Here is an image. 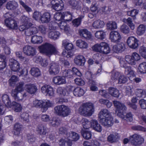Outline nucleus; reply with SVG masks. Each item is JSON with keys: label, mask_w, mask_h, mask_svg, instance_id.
Segmentation results:
<instances>
[{"label": "nucleus", "mask_w": 146, "mask_h": 146, "mask_svg": "<svg viewBox=\"0 0 146 146\" xmlns=\"http://www.w3.org/2000/svg\"><path fill=\"white\" fill-rule=\"evenodd\" d=\"M141 59V56L137 52H134L132 53L131 56L127 55L124 58H121L119 63L120 66L124 68L125 69V73L127 77L129 78L130 80H132V77L135 76L134 71L131 69V67L127 65L129 64L131 65H135L136 62L139 60Z\"/></svg>", "instance_id": "1"}, {"label": "nucleus", "mask_w": 146, "mask_h": 146, "mask_svg": "<svg viewBox=\"0 0 146 146\" xmlns=\"http://www.w3.org/2000/svg\"><path fill=\"white\" fill-rule=\"evenodd\" d=\"M98 117L100 122L103 126L109 127L113 125V118L108 110L102 109L99 113Z\"/></svg>", "instance_id": "2"}, {"label": "nucleus", "mask_w": 146, "mask_h": 146, "mask_svg": "<svg viewBox=\"0 0 146 146\" xmlns=\"http://www.w3.org/2000/svg\"><path fill=\"white\" fill-rule=\"evenodd\" d=\"M94 105L90 102L82 104L78 110L79 113L86 117L91 116L94 113Z\"/></svg>", "instance_id": "3"}, {"label": "nucleus", "mask_w": 146, "mask_h": 146, "mask_svg": "<svg viewBox=\"0 0 146 146\" xmlns=\"http://www.w3.org/2000/svg\"><path fill=\"white\" fill-rule=\"evenodd\" d=\"M40 52L50 55L57 53L56 48L54 46L48 43H45L38 47Z\"/></svg>", "instance_id": "4"}, {"label": "nucleus", "mask_w": 146, "mask_h": 146, "mask_svg": "<svg viewBox=\"0 0 146 146\" xmlns=\"http://www.w3.org/2000/svg\"><path fill=\"white\" fill-rule=\"evenodd\" d=\"M92 49L95 51L104 54H107L110 51L108 44L104 42L95 44L92 46Z\"/></svg>", "instance_id": "5"}, {"label": "nucleus", "mask_w": 146, "mask_h": 146, "mask_svg": "<svg viewBox=\"0 0 146 146\" xmlns=\"http://www.w3.org/2000/svg\"><path fill=\"white\" fill-rule=\"evenodd\" d=\"M113 104L116 109L115 113L119 117H123V114L127 108L125 104L117 101H113Z\"/></svg>", "instance_id": "6"}, {"label": "nucleus", "mask_w": 146, "mask_h": 146, "mask_svg": "<svg viewBox=\"0 0 146 146\" xmlns=\"http://www.w3.org/2000/svg\"><path fill=\"white\" fill-rule=\"evenodd\" d=\"M131 144L135 146L141 144L144 141V139L141 135L135 134L129 137Z\"/></svg>", "instance_id": "7"}, {"label": "nucleus", "mask_w": 146, "mask_h": 146, "mask_svg": "<svg viewBox=\"0 0 146 146\" xmlns=\"http://www.w3.org/2000/svg\"><path fill=\"white\" fill-rule=\"evenodd\" d=\"M60 70V67L57 63L52 62L49 64L48 72L50 75H56L58 73Z\"/></svg>", "instance_id": "8"}, {"label": "nucleus", "mask_w": 146, "mask_h": 146, "mask_svg": "<svg viewBox=\"0 0 146 146\" xmlns=\"http://www.w3.org/2000/svg\"><path fill=\"white\" fill-rule=\"evenodd\" d=\"M74 73L76 75L80 76L82 75L81 73L76 68H73L72 71L70 70H65L62 73L63 77L70 78L72 77Z\"/></svg>", "instance_id": "9"}, {"label": "nucleus", "mask_w": 146, "mask_h": 146, "mask_svg": "<svg viewBox=\"0 0 146 146\" xmlns=\"http://www.w3.org/2000/svg\"><path fill=\"white\" fill-rule=\"evenodd\" d=\"M51 3L52 8L56 11H61L64 8V4L62 0H52Z\"/></svg>", "instance_id": "10"}, {"label": "nucleus", "mask_w": 146, "mask_h": 146, "mask_svg": "<svg viewBox=\"0 0 146 146\" xmlns=\"http://www.w3.org/2000/svg\"><path fill=\"white\" fill-rule=\"evenodd\" d=\"M138 40L135 37H128L127 40V43L129 47L132 49H135L138 46Z\"/></svg>", "instance_id": "11"}, {"label": "nucleus", "mask_w": 146, "mask_h": 146, "mask_svg": "<svg viewBox=\"0 0 146 146\" xmlns=\"http://www.w3.org/2000/svg\"><path fill=\"white\" fill-rule=\"evenodd\" d=\"M109 38L111 41L117 43L120 41L121 39V36L118 32L112 31L110 34Z\"/></svg>", "instance_id": "12"}, {"label": "nucleus", "mask_w": 146, "mask_h": 146, "mask_svg": "<svg viewBox=\"0 0 146 146\" xmlns=\"http://www.w3.org/2000/svg\"><path fill=\"white\" fill-rule=\"evenodd\" d=\"M73 87L69 86L65 88L59 87L56 90L57 93L62 96H65L68 95L69 92L72 91Z\"/></svg>", "instance_id": "13"}, {"label": "nucleus", "mask_w": 146, "mask_h": 146, "mask_svg": "<svg viewBox=\"0 0 146 146\" xmlns=\"http://www.w3.org/2000/svg\"><path fill=\"white\" fill-rule=\"evenodd\" d=\"M23 51L27 56H33L36 54L35 49L31 46L26 45L24 46L23 49Z\"/></svg>", "instance_id": "14"}, {"label": "nucleus", "mask_w": 146, "mask_h": 146, "mask_svg": "<svg viewBox=\"0 0 146 146\" xmlns=\"http://www.w3.org/2000/svg\"><path fill=\"white\" fill-rule=\"evenodd\" d=\"M24 83L21 82L17 84L15 89L12 91L11 95L13 97H16L19 94V93L24 91Z\"/></svg>", "instance_id": "15"}, {"label": "nucleus", "mask_w": 146, "mask_h": 146, "mask_svg": "<svg viewBox=\"0 0 146 146\" xmlns=\"http://www.w3.org/2000/svg\"><path fill=\"white\" fill-rule=\"evenodd\" d=\"M30 19L28 17L24 16L22 18V21H23L24 23L19 27V29L21 31H23L27 29L29 27L31 26L33 24L31 23H28L30 21Z\"/></svg>", "instance_id": "16"}, {"label": "nucleus", "mask_w": 146, "mask_h": 146, "mask_svg": "<svg viewBox=\"0 0 146 146\" xmlns=\"http://www.w3.org/2000/svg\"><path fill=\"white\" fill-rule=\"evenodd\" d=\"M41 90L42 93L46 95L52 96L54 94L53 88L49 85H44L42 87Z\"/></svg>", "instance_id": "17"}, {"label": "nucleus", "mask_w": 146, "mask_h": 146, "mask_svg": "<svg viewBox=\"0 0 146 146\" xmlns=\"http://www.w3.org/2000/svg\"><path fill=\"white\" fill-rule=\"evenodd\" d=\"M9 64L10 68L12 71L17 72L20 69L19 63L14 59H11L9 60Z\"/></svg>", "instance_id": "18"}, {"label": "nucleus", "mask_w": 146, "mask_h": 146, "mask_svg": "<svg viewBox=\"0 0 146 146\" xmlns=\"http://www.w3.org/2000/svg\"><path fill=\"white\" fill-rule=\"evenodd\" d=\"M5 24L8 27L12 29H16L17 25L16 21L12 18L5 20Z\"/></svg>", "instance_id": "19"}, {"label": "nucleus", "mask_w": 146, "mask_h": 146, "mask_svg": "<svg viewBox=\"0 0 146 146\" xmlns=\"http://www.w3.org/2000/svg\"><path fill=\"white\" fill-rule=\"evenodd\" d=\"M53 103L48 100H42L41 104L42 111L43 112H45L48 108L52 106Z\"/></svg>", "instance_id": "20"}, {"label": "nucleus", "mask_w": 146, "mask_h": 146, "mask_svg": "<svg viewBox=\"0 0 146 146\" xmlns=\"http://www.w3.org/2000/svg\"><path fill=\"white\" fill-rule=\"evenodd\" d=\"M91 126L96 131L100 132L102 131V126L96 119H93L91 121Z\"/></svg>", "instance_id": "21"}, {"label": "nucleus", "mask_w": 146, "mask_h": 146, "mask_svg": "<svg viewBox=\"0 0 146 146\" xmlns=\"http://www.w3.org/2000/svg\"><path fill=\"white\" fill-rule=\"evenodd\" d=\"M74 63L77 65L83 66L84 65L85 62L84 57L82 55L76 56L74 59Z\"/></svg>", "instance_id": "22"}, {"label": "nucleus", "mask_w": 146, "mask_h": 146, "mask_svg": "<svg viewBox=\"0 0 146 146\" xmlns=\"http://www.w3.org/2000/svg\"><path fill=\"white\" fill-rule=\"evenodd\" d=\"M25 88L27 92L31 94H35L37 90L36 87L33 84H26Z\"/></svg>", "instance_id": "23"}, {"label": "nucleus", "mask_w": 146, "mask_h": 146, "mask_svg": "<svg viewBox=\"0 0 146 146\" xmlns=\"http://www.w3.org/2000/svg\"><path fill=\"white\" fill-rule=\"evenodd\" d=\"M69 6L73 9L80 10L81 7V4L76 0H70L68 2Z\"/></svg>", "instance_id": "24"}, {"label": "nucleus", "mask_w": 146, "mask_h": 146, "mask_svg": "<svg viewBox=\"0 0 146 146\" xmlns=\"http://www.w3.org/2000/svg\"><path fill=\"white\" fill-rule=\"evenodd\" d=\"M80 35L87 39H90L92 38V35L86 29H81L79 30Z\"/></svg>", "instance_id": "25"}, {"label": "nucleus", "mask_w": 146, "mask_h": 146, "mask_svg": "<svg viewBox=\"0 0 146 146\" xmlns=\"http://www.w3.org/2000/svg\"><path fill=\"white\" fill-rule=\"evenodd\" d=\"M52 82L55 84L59 85L65 83L66 81L64 77L61 76H57L53 78Z\"/></svg>", "instance_id": "26"}, {"label": "nucleus", "mask_w": 146, "mask_h": 146, "mask_svg": "<svg viewBox=\"0 0 146 146\" xmlns=\"http://www.w3.org/2000/svg\"><path fill=\"white\" fill-rule=\"evenodd\" d=\"M67 138L69 141H76L79 138V135L77 133L73 132H70L68 133L67 134Z\"/></svg>", "instance_id": "27"}, {"label": "nucleus", "mask_w": 146, "mask_h": 146, "mask_svg": "<svg viewBox=\"0 0 146 146\" xmlns=\"http://www.w3.org/2000/svg\"><path fill=\"white\" fill-rule=\"evenodd\" d=\"M50 19L51 16L48 12H45L41 16L40 21L42 23H48Z\"/></svg>", "instance_id": "28"}, {"label": "nucleus", "mask_w": 146, "mask_h": 146, "mask_svg": "<svg viewBox=\"0 0 146 146\" xmlns=\"http://www.w3.org/2000/svg\"><path fill=\"white\" fill-rule=\"evenodd\" d=\"M108 91L109 94L111 96L117 98L119 96L120 93L119 90L116 88L113 87H110Z\"/></svg>", "instance_id": "29"}, {"label": "nucleus", "mask_w": 146, "mask_h": 146, "mask_svg": "<svg viewBox=\"0 0 146 146\" xmlns=\"http://www.w3.org/2000/svg\"><path fill=\"white\" fill-rule=\"evenodd\" d=\"M125 49V45L122 42L115 45L113 47V50L116 53L121 52L124 50Z\"/></svg>", "instance_id": "30"}, {"label": "nucleus", "mask_w": 146, "mask_h": 146, "mask_svg": "<svg viewBox=\"0 0 146 146\" xmlns=\"http://www.w3.org/2000/svg\"><path fill=\"white\" fill-rule=\"evenodd\" d=\"M119 138L118 134L117 133H113L110 134L108 137V141L111 143H113L117 141Z\"/></svg>", "instance_id": "31"}, {"label": "nucleus", "mask_w": 146, "mask_h": 146, "mask_svg": "<svg viewBox=\"0 0 146 146\" xmlns=\"http://www.w3.org/2000/svg\"><path fill=\"white\" fill-rule=\"evenodd\" d=\"M105 24L103 21L100 19L96 20L92 23V26L95 29L102 28L104 26Z\"/></svg>", "instance_id": "32"}, {"label": "nucleus", "mask_w": 146, "mask_h": 146, "mask_svg": "<svg viewBox=\"0 0 146 146\" xmlns=\"http://www.w3.org/2000/svg\"><path fill=\"white\" fill-rule=\"evenodd\" d=\"M17 3L15 1H10L7 2L6 5L7 8L9 10H14L18 7Z\"/></svg>", "instance_id": "33"}, {"label": "nucleus", "mask_w": 146, "mask_h": 146, "mask_svg": "<svg viewBox=\"0 0 146 146\" xmlns=\"http://www.w3.org/2000/svg\"><path fill=\"white\" fill-rule=\"evenodd\" d=\"M31 42L34 44H40L43 42V38L42 36H40L35 35L31 37Z\"/></svg>", "instance_id": "34"}, {"label": "nucleus", "mask_w": 146, "mask_h": 146, "mask_svg": "<svg viewBox=\"0 0 146 146\" xmlns=\"http://www.w3.org/2000/svg\"><path fill=\"white\" fill-rule=\"evenodd\" d=\"M76 45L80 48L85 49L88 47V43L85 41L81 39L77 40L76 42Z\"/></svg>", "instance_id": "35"}, {"label": "nucleus", "mask_w": 146, "mask_h": 146, "mask_svg": "<svg viewBox=\"0 0 146 146\" xmlns=\"http://www.w3.org/2000/svg\"><path fill=\"white\" fill-rule=\"evenodd\" d=\"M146 31L145 25L143 24H141L137 27L136 33L138 35L141 36L144 34Z\"/></svg>", "instance_id": "36"}, {"label": "nucleus", "mask_w": 146, "mask_h": 146, "mask_svg": "<svg viewBox=\"0 0 146 146\" xmlns=\"http://www.w3.org/2000/svg\"><path fill=\"white\" fill-rule=\"evenodd\" d=\"M36 131L38 134L42 136L45 135L47 133L46 128L42 125H38Z\"/></svg>", "instance_id": "37"}, {"label": "nucleus", "mask_w": 146, "mask_h": 146, "mask_svg": "<svg viewBox=\"0 0 146 146\" xmlns=\"http://www.w3.org/2000/svg\"><path fill=\"white\" fill-rule=\"evenodd\" d=\"M60 36V33L58 31L54 30L50 31L48 34V37L52 39L56 40Z\"/></svg>", "instance_id": "38"}, {"label": "nucleus", "mask_w": 146, "mask_h": 146, "mask_svg": "<svg viewBox=\"0 0 146 146\" xmlns=\"http://www.w3.org/2000/svg\"><path fill=\"white\" fill-rule=\"evenodd\" d=\"M2 100L5 105L8 107L11 108V103L8 96L7 94L3 95L2 96Z\"/></svg>", "instance_id": "39"}, {"label": "nucleus", "mask_w": 146, "mask_h": 146, "mask_svg": "<svg viewBox=\"0 0 146 146\" xmlns=\"http://www.w3.org/2000/svg\"><path fill=\"white\" fill-rule=\"evenodd\" d=\"M73 93L74 96L79 97L83 96L85 93V91L82 88L78 87L74 90Z\"/></svg>", "instance_id": "40"}, {"label": "nucleus", "mask_w": 146, "mask_h": 146, "mask_svg": "<svg viewBox=\"0 0 146 146\" xmlns=\"http://www.w3.org/2000/svg\"><path fill=\"white\" fill-rule=\"evenodd\" d=\"M62 45L65 49L67 50H70L73 48V46L72 44L69 42L67 40H64L62 41Z\"/></svg>", "instance_id": "41"}, {"label": "nucleus", "mask_w": 146, "mask_h": 146, "mask_svg": "<svg viewBox=\"0 0 146 146\" xmlns=\"http://www.w3.org/2000/svg\"><path fill=\"white\" fill-rule=\"evenodd\" d=\"M61 116L65 117L68 116L71 113L70 108L67 106L63 105Z\"/></svg>", "instance_id": "42"}, {"label": "nucleus", "mask_w": 146, "mask_h": 146, "mask_svg": "<svg viewBox=\"0 0 146 146\" xmlns=\"http://www.w3.org/2000/svg\"><path fill=\"white\" fill-rule=\"evenodd\" d=\"M7 60L5 56L0 55V70L4 69L7 65Z\"/></svg>", "instance_id": "43"}, {"label": "nucleus", "mask_w": 146, "mask_h": 146, "mask_svg": "<svg viewBox=\"0 0 146 146\" xmlns=\"http://www.w3.org/2000/svg\"><path fill=\"white\" fill-rule=\"evenodd\" d=\"M60 146H71L72 143L70 141H69L68 138L64 139H62L59 141Z\"/></svg>", "instance_id": "44"}, {"label": "nucleus", "mask_w": 146, "mask_h": 146, "mask_svg": "<svg viewBox=\"0 0 146 146\" xmlns=\"http://www.w3.org/2000/svg\"><path fill=\"white\" fill-rule=\"evenodd\" d=\"M81 133L83 137L86 139H90L92 135L91 131L86 129H82L81 131Z\"/></svg>", "instance_id": "45"}, {"label": "nucleus", "mask_w": 146, "mask_h": 146, "mask_svg": "<svg viewBox=\"0 0 146 146\" xmlns=\"http://www.w3.org/2000/svg\"><path fill=\"white\" fill-rule=\"evenodd\" d=\"M63 19L67 21H70L72 19V14L69 11L62 13Z\"/></svg>", "instance_id": "46"}, {"label": "nucleus", "mask_w": 146, "mask_h": 146, "mask_svg": "<svg viewBox=\"0 0 146 146\" xmlns=\"http://www.w3.org/2000/svg\"><path fill=\"white\" fill-rule=\"evenodd\" d=\"M30 72L31 74L35 77H38L41 74V72L39 69L36 67L32 68L31 69Z\"/></svg>", "instance_id": "47"}, {"label": "nucleus", "mask_w": 146, "mask_h": 146, "mask_svg": "<svg viewBox=\"0 0 146 146\" xmlns=\"http://www.w3.org/2000/svg\"><path fill=\"white\" fill-rule=\"evenodd\" d=\"M123 21L126 23L131 29L133 30L134 29L135 25L133 23L132 19L131 18L129 17L127 19H123Z\"/></svg>", "instance_id": "48"}, {"label": "nucleus", "mask_w": 146, "mask_h": 146, "mask_svg": "<svg viewBox=\"0 0 146 146\" xmlns=\"http://www.w3.org/2000/svg\"><path fill=\"white\" fill-rule=\"evenodd\" d=\"M138 70L141 74H146V62H143L140 64L138 66Z\"/></svg>", "instance_id": "49"}, {"label": "nucleus", "mask_w": 146, "mask_h": 146, "mask_svg": "<svg viewBox=\"0 0 146 146\" xmlns=\"http://www.w3.org/2000/svg\"><path fill=\"white\" fill-rule=\"evenodd\" d=\"M106 33L103 31H97L95 33V37L98 39L103 40L104 38Z\"/></svg>", "instance_id": "50"}, {"label": "nucleus", "mask_w": 146, "mask_h": 146, "mask_svg": "<svg viewBox=\"0 0 146 146\" xmlns=\"http://www.w3.org/2000/svg\"><path fill=\"white\" fill-rule=\"evenodd\" d=\"M84 146H100V143L96 140H92L90 143L88 141H84L83 143Z\"/></svg>", "instance_id": "51"}, {"label": "nucleus", "mask_w": 146, "mask_h": 146, "mask_svg": "<svg viewBox=\"0 0 146 146\" xmlns=\"http://www.w3.org/2000/svg\"><path fill=\"white\" fill-rule=\"evenodd\" d=\"M22 127V125L18 123H16L15 125L14 132L15 135L18 136L20 134Z\"/></svg>", "instance_id": "52"}, {"label": "nucleus", "mask_w": 146, "mask_h": 146, "mask_svg": "<svg viewBox=\"0 0 146 146\" xmlns=\"http://www.w3.org/2000/svg\"><path fill=\"white\" fill-rule=\"evenodd\" d=\"M19 2L20 4L22 6L25 11L28 13H29L32 11V9L31 8L27 5L22 0H19Z\"/></svg>", "instance_id": "53"}, {"label": "nucleus", "mask_w": 146, "mask_h": 146, "mask_svg": "<svg viewBox=\"0 0 146 146\" xmlns=\"http://www.w3.org/2000/svg\"><path fill=\"white\" fill-rule=\"evenodd\" d=\"M84 17V15H81L78 17L74 20L72 21L73 25L74 26L78 27L81 24L82 20Z\"/></svg>", "instance_id": "54"}, {"label": "nucleus", "mask_w": 146, "mask_h": 146, "mask_svg": "<svg viewBox=\"0 0 146 146\" xmlns=\"http://www.w3.org/2000/svg\"><path fill=\"white\" fill-rule=\"evenodd\" d=\"M81 122L84 128L85 129H88L91 126V121H89L85 118H83L81 120Z\"/></svg>", "instance_id": "55"}, {"label": "nucleus", "mask_w": 146, "mask_h": 146, "mask_svg": "<svg viewBox=\"0 0 146 146\" xmlns=\"http://www.w3.org/2000/svg\"><path fill=\"white\" fill-rule=\"evenodd\" d=\"M123 117H120L122 119L127 121L131 122L133 120V115L131 112L127 113L125 116L123 114Z\"/></svg>", "instance_id": "56"}, {"label": "nucleus", "mask_w": 146, "mask_h": 146, "mask_svg": "<svg viewBox=\"0 0 146 146\" xmlns=\"http://www.w3.org/2000/svg\"><path fill=\"white\" fill-rule=\"evenodd\" d=\"M107 26L108 29L110 30H113L117 28L116 23L113 21L108 22L107 24Z\"/></svg>", "instance_id": "57"}, {"label": "nucleus", "mask_w": 146, "mask_h": 146, "mask_svg": "<svg viewBox=\"0 0 146 146\" xmlns=\"http://www.w3.org/2000/svg\"><path fill=\"white\" fill-rule=\"evenodd\" d=\"M137 96L139 97L145 98L146 96V92L141 89H137L135 92Z\"/></svg>", "instance_id": "58"}, {"label": "nucleus", "mask_w": 146, "mask_h": 146, "mask_svg": "<svg viewBox=\"0 0 146 146\" xmlns=\"http://www.w3.org/2000/svg\"><path fill=\"white\" fill-rule=\"evenodd\" d=\"M58 25L60 29L65 31H68L69 29L66 23L64 21H62L59 23Z\"/></svg>", "instance_id": "59"}, {"label": "nucleus", "mask_w": 146, "mask_h": 146, "mask_svg": "<svg viewBox=\"0 0 146 146\" xmlns=\"http://www.w3.org/2000/svg\"><path fill=\"white\" fill-rule=\"evenodd\" d=\"M49 124L51 126L56 127L59 125L60 123L56 118H53L49 121Z\"/></svg>", "instance_id": "60"}, {"label": "nucleus", "mask_w": 146, "mask_h": 146, "mask_svg": "<svg viewBox=\"0 0 146 146\" xmlns=\"http://www.w3.org/2000/svg\"><path fill=\"white\" fill-rule=\"evenodd\" d=\"M89 83L90 86V88L92 91H96L98 90V88L96 86V82L92 80H89Z\"/></svg>", "instance_id": "61"}, {"label": "nucleus", "mask_w": 146, "mask_h": 146, "mask_svg": "<svg viewBox=\"0 0 146 146\" xmlns=\"http://www.w3.org/2000/svg\"><path fill=\"white\" fill-rule=\"evenodd\" d=\"M12 104L13 106V108L14 109L15 111L18 112L21 110L22 107L20 104L15 102H13Z\"/></svg>", "instance_id": "62"}, {"label": "nucleus", "mask_w": 146, "mask_h": 146, "mask_svg": "<svg viewBox=\"0 0 146 146\" xmlns=\"http://www.w3.org/2000/svg\"><path fill=\"white\" fill-rule=\"evenodd\" d=\"M21 96H19V94L13 98H14L16 101H22L27 96L28 94L27 93H24L23 95L22 96L21 94Z\"/></svg>", "instance_id": "63"}, {"label": "nucleus", "mask_w": 146, "mask_h": 146, "mask_svg": "<svg viewBox=\"0 0 146 146\" xmlns=\"http://www.w3.org/2000/svg\"><path fill=\"white\" fill-rule=\"evenodd\" d=\"M63 105L58 106L54 108V112L58 115L61 116Z\"/></svg>", "instance_id": "64"}]
</instances>
